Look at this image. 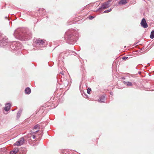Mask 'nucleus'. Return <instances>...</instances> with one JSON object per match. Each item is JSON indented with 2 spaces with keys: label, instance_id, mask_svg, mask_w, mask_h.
Instances as JSON below:
<instances>
[{
  "label": "nucleus",
  "instance_id": "obj_1",
  "mask_svg": "<svg viewBox=\"0 0 154 154\" xmlns=\"http://www.w3.org/2000/svg\"><path fill=\"white\" fill-rule=\"evenodd\" d=\"M16 38L21 40H25L30 39L32 34L31 32L25 28H20L16 30L14 33Z\"/></svg>",
  "mask_w": 154,
  "mask_h": 154
},
{
  "label": "nucleus",
  "instance_id": "obj_2",
  "mask_svg": "<svg viewBox=\"0 0 154 154\" xmlns=\"http://www.w3.org/2000/svg\"><path fill=\"white\" fill-rule=\"evenodd\" d=\"M78 35L77 31L71 29L66 32L65 36L66 41L68 43L74 44L77 40Z\"/></svg>",
  "mask_w": 154,
  "mask_h": 154
},
{
  "label": "nucleus",
  "instance_id": "obj_3",
  "mask_svg": "<svg viewBox=\"0 0 154 154\" xmlns=\"http://www.w3.org/2000/svg\"><path fill=\"white\" fill-rule=\"evenodd\" d=\"M46 44L45 42L41 39H36L35 42L34 43L33 45L36 47L42 48L45 47Z\"/></svg>",
  "mask_w": 154,
  "mask_h": 154
},
{
  "label": "nucleus",
  "instance_id": "obj_4",
  "mask_svg": "<svg viewBox=\"0 0 154 154\" xmlns=\"http://www.w3.org/2000/svg\"><path fill=\"white\" fill-rule=\"evenodd\" d=\"M8 40L6 38H2L0 33V45L4 46L6 45Z\"/></svg>",
  "mask_w": 154,
  "mask_h": 154
},
{
  "label": "nucleus",
  "instance_id": "obj_5",
  "mask_svg": "<svg viewBox=\"0 0 154 154\" xmlns=\"http://www.w3.org/2000/svg\"><path fill=\"white\" fill-rule=\"evenodd\" d=\"M24 141V139L23 137L20 138L14 144V145L17 146H21L23 143Z\"/></svg>",
  "mask_w": 154,
  "mask_h": 154
},
{
  "label": "nucleus",
  "instance_id": "obj_6",
  "mask_svg": "<svg viewBox=\"0 0 154 154\" xmlns=\"http://www.w3.org/2000/svg\"><path fill=\"white\" fill-rule=\"evenodd\" d=\"M39 128V126L37 124L34 127L33 129L31 131V132L33 134L35 132H37L38 131Z\"/></svg>",
  "mask_w": 154,
  "mask_h": 154
},
{
  "label": "nucleus",
  "instance_id": "obj_7",
  "mask_svg": "<svg viewBox=\"0 0 154 154\" xmlns=\"http://www.w3.org/2000/svg\"><path fill=\"white\" fill-rule=\"evenodd\" d=\"M141 26L144 28H147L148 27V25L147 24L146 20L144 18H143L140 23Z\"/></svg>",
  "mask_w": 154,
  "mask_h": 154
},
{
  "label": "nucleus",
  "instance_id": "obj_8",
  "mask_svg": "<svg viewBox=\"0 0 154 154\" xmlns=\"http://www.w3.org/2000/svg\"><path fill=\"white\" fill-rule=\"evenodd\" d=\"M12 45H15V47L14 48H13L14 50H17L19 49L20 48H19V46L20 45V44L19 42H14Z\"/></svg>",
  "mask_w": 154,
  "mask_h": 154
},
{
  "label": "nucleus",
  "instance_id": "obj_9",
  "mask_svg": "<svg viewBox=\"0 0 154 154\" xmlns=\"http://www.w3.org/2000/svg\"><path fill=\"white\" fill-rule=\"evenodd\" d=\"M11 106V104L9 103H8L5 104V106L4 109L6 111H8Z\"/></svg>",
  "mask_w": 154,
  "mask_h": 154
},
{
  "label": "nucleus",
  "instance_id": "obj_10",
  "mask_svg": "<svg viewBox=\"0 0 154 154\" xmlns=\"http://www.w3.org/2000/svg\"><path fill=\"white\" fill-rule=\"evenodd\" d=\"M123 83L127 86L130 87L133 85L132 83L129 82H125V81H123Z\"/></svg>",
  "mask_w": 154,
  "mask_h": 154
},
{
  "label": "nucleus",
  "instance_id": "obj_11",
  "mask_svg": "<svg viewBox=\"0 0 154 154\" xmlns=\"http://www.w3.org/2000/svg\"><path fill=\"white\" fill-rule=\"evenodd\" d=\"M127 2L128 0H121L119 2V4L120 5H125Z\"/></svg>",
  "mask_w": 154,
  "mask_h": 154
},
{
  "label": "nucleus",
  "instance_id": "obj_12",
  "mask_svg": "<svg viewBox=\"0 0 154 154\" xmlns=\"http://www.w3.org/2000/svg\"><path fill=\"white\" fill-rule=\"evenodd\" d=\"M32 136V137L33 139H35V135H32L31 134H28L27 136V137L29 139L28 140V141H29V140H30L31 139V138Z\"/></svg>",
  "mask_w": 154,
  "mask_h": 154
},
{
  "label": "nucleus",
  "instance_id": "obj_13",
  "mask_svg": "<svg viewBox=\"0 0 154 154\" xmlns=\"http://www.w3.org/2000/svg\"><path fill=\"white\" fill-rule=\"evenodd\" d=\"M18 151V148H14L13 150L10 152V154H16Z\"/></svg>",
  "mask_w": 154,
  "mask_h": 154
},
{
  "label": "nucleus",
  "instance_id": "obj_14",
  "mask_svg": "<svg viewBox=\"0 0 154 154\" xmlns=\"http://www.w3.org/2000/svg\"><path fill=\"white\" fill-rule=\"evenodd\" d=\"M105 97L103 95L101 96L98 100V101L101 103L104 102V101L105 100Z\"/></svg>",
  "mask_w": 154,
  "mask_h": 154
},
{
  "label": "nucleus",
  "instance_id": "obj_15",
  "mask_svg": "<svg viewBox=\"0 0 154 154\" xmlns=\"http://www.w3.org/2000/svg\"><path fill=\"white\" fill-rule=\"evenodd\" d=\"M25 92L26 94H29L31 92V89L29 88H26L25 90Z\"/></svg>",
  "mask_w": 154,
  "mask_h": 154
},
{
  "label": "nucleus",
  "instance_id": "obj_16",
  "mask_svg": "<svg viewBox=\"0 0 154 154\" xmlns=\"http://www.w3.org/2000/svg\"><path fill=\"white\" fill-rule=\"evenodd\" d=\"M22 112V110L21 109H20L18 112V113H17V117L18 119L20 118Z\"/></svg>",
  "mask_w": 154,
  "mask_h": 154
},
{
  "label": "nucleus",
  "instance_id": "obj_17",
  "mask_svg": "<svg viewBox=\"0 0 154 154\" xmlns=\"http://www.w3.org/2000/svg\"><path fill=\"white\" fill-rule=\"evenodd\" d=\"M150 37L152 39L154 38V30L151 32Z\"/></svg>",
  "mask_w": 154,
  "mask_h": 154
},
{
  "label": "nucleus",
  "instance_id": "obj_18",
  "mask_svg": "<svg viewBox=\"0 0 154 154\" xmlns=\"http://www.w3.org/2000/svg\"><path fill=\"white\" fill-rule=\"evenodd\" d=\"M91 89L90 88H88L87 90V92L88 94H90V92L91 91Z\"/></svg>",
  "mask_w": 154,
  "mask_h": 154
},
{
  "label": "nucleus",
  "instance_id": "obj_19",
  "mask_svg": "<svg viewBox=\"0 0 154 154\" xmlns=\"http://www.w3.org/2000/svg\"><path fill=\"white\" fill-rule=\"evenodd\" d=\"M111 11V9L106 10L104 11L103 13H108L110 12Z\"/></svg>",
  "mask_w": 154,
  "mask_h": 154
},
{
  "label": "nucleus",
  "instance_id": "obj_20",
  "mask_svg": "<svg viewBox=\"0 0 154 154\" xmlns=\"http://www.w3.org/2000/svg\"><path fill=\"white\" fill-rule=\"evenodd\" d=\"M94 17L93 16H91L89 17V19L90 20H92L93 19Z\"/></svg>",
  "mask_w": 154,
  "mask_h": 154
},
{
  "label": "nucleus",
  "instance_id": "obj_21",
  "mask_svg": "<svg viewBox=\"0 0 154 154\" xmlns=\"http://www.w3.org/2000/svg\"><path fill=\"white\" fill-rule=\"evenodd\" d=\"M128 58L127 57H124L122 58V59L123 60H125L127 59Z\"/></svg>",
  "mask_w": 154,
  "mask_h": 154
},
{
  "label": "nucleus",
  "instance_id": "obj_22",
  "mask_svg": "<svg viewBox=\"0 0 154 154\" xmlns=\"http://www.w3.org/2000/svg\"><path fill=\"white\" fill-rule=\"evenodd\" d=\"M122 79H125V78L124 77H122Z\"/></svg>",
  "mask_w": 154,
  "mask_h": 154
},
{
  "label": "nucleus",
  "instance_id": "obj_23",
  "mask_svg": "<svg viewBox=\"0 0 154 154\" xmlns=\"http://www.w3.org/2000/svg\"><path fill=\"white\" fill-rule=\"evenodd\" d=\"M4 114H7V113H5H5H4Z\"/></svg>",
  "mask_w": 154,
  "mask_h": 154
},
{
  "label": "nucleus",
  "instance_id": "obj_24",
  "mask_svg": "<svg viewBox=\"0 0 154 154\" xmlns=\"http://www.w3.org/2000/svg\"><path fill=\"white\" fill-rule=\"evenodd\" d=\"M14 111V110H12V111Z\"/></svg>",
  "mask_w": 154,
  "mask_h": 154
}]
</instances>
